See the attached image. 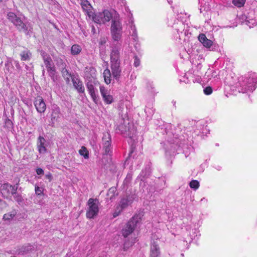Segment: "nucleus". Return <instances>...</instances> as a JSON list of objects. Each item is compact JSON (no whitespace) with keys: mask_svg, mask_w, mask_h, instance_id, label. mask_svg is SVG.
Segmentation results:
<instances>
[{"mask_svg":"<svg viewBox=\"0 0 257 257\" xmlns=\"http://www.w3.org/2000/svg\"><path fill=\"white\" fill-rule=\"evenodd\" d=\"M36 172L38 175H42L44 173L43 170L40 168L37 169Z\"/></svg>","mask_w":257,"mask_h":257,"instance_id":"obj_37","label":"nucleus"},{"mask_svg":"<svg viewBox=\"0 0 257 257\" xmlns=\"http://www.w3.org/2000/svg\"><path fill=\"white\" fill-rule=\"evenodd\" d=\"M1 192L4 196H7L10 194V189H6V190H4L3 185L2 186Z\"/></svg>","mask_w":257,"mask_h":257,"instance_id":"obj_34","label":"nucleus"},{"mask_svg":"<svg viewBox=\"0 0 257 257\" xmlns=\"http://www.w3.org/2000/svg\"><path fill=\"white\" fill-rule=\"evenodd\" d=\"M245 2V0H232L233 4L238 8L243 7Z\"/></svg>","mask_w":257,"mask_h":257,"instance_id":"obj_25","label":"nucleus"},{"mask_svg":"<svg viewBox=\"0 0 257 257\" xmlns=\"http://www.w3.org/2000/svg\"><path fill=\"white\" fill-rule=\"evenodd\" d=\"M81 47L80 46L75 44L72 46L71 49V52L73 55H76L79 54L81 51Z\"/></svg>","mask_w":257,"mask_h":257,"instance_id":"obj_21","label":"nucleus"},{"mask_svg":"<svg viewBox=\"0 0 257 257\" xmlns=\"http://www.w3.org/2000/svg\"><path fill=\"white\" fill-rule=\"evenodd\" d=\"M46 140L42 136H39L38 139L37 148L40 154H44L47 152L45 147Z\"/></svg>","mask_w":257,"mask_h":257,"instance_id":"obj_11","label":"nucleus"},{"mask_svg":"<svg viewBox=\"0 0 257 257\" xmlns=\"http://www.w3.org/2000/svg\"><path fill=\"white\" fill-rule=\"evenodd\" d=\"M198 39L199 41L202 44L203 46L206 48H209L213 44V42L211 40L207 39L204 34L202 33L199 34Z\"/></svg>","mask_w":257,"mask_h":257,"instance_id":"obj_12","label":"nucleus"},{"mask_svg":"<svg viewBox=\"0 0 257 257\" xmlns=\"http://www.w3.org/2000/svg\"><path fill=\"white\" fill-rule=\"evenodd\" d=\"M15 216V214L12 213H6L3 216V219L5 220H10L13 219Z\"/></svg>","mask_w":257,"mask_h":257,"instance_id":"obj_27","label":"nucleus"},{"mask_svg":"<svg viewBox=\"0 0 257 257\" xmlns=\"http://www.w3.org/2000/svg\"><path fill=\"white\" fill-rule=\"evenodd\" d=\"M203 91L206 95H210L212 93L213 90L211 87L207 86L204 88Z\"/></svg>","mask_w":257,"mask_h":257,"instance_id":"obj_32","label":"nucleus"},{"mask_svg":"<svg viewBox=\"0 0 257 257\" xmlns=\"http://www.w3.org/2000/svg\"><path fill=\"white\" fill-rule=\"evenodd\" d=\"M116 188L115 187H111L110 188H109L107 192V195L108 196H110L109 199L110 200H112L114 196L116 195Z\"/></svg>","mask_w":257,"mask_h":257,"instance_id":"obj_23","label":"nucleus"},{"mask_svg":"<svg viewBox=\"0 0 257 257\" xmlns=\"http://www.w3.org/2000/svg\"><path fill=\"white\" fill-rule=\"evenodd\" d=\"M19 183L17 184V186H13L9 183H5L3 184V190H5L6 189H10V193L14 195L17 194V190L18 189V185Z\"/></svg>","mask_w":257,"mask_h":257,"instance_id":"obj_19","label":"nucleus"},{"mask_svg":"<svg viewBox=\"0 0 257 257\" xmlns=\"http://www.w3.org/2000/svg\"><path fill=\"white\" fill-rule=\"evenodd\" d=\"M3 1V0H0V2H2Z\"/></svg>","mask_w":257,"mask_h":257,"instance_id":"obj_45","label":"nucleus"},{"mask_svg":"<svg viewBox=\"0 0 257 257\" xmlns=\"http://www.w3.org/2000/svg\"><path fill=\"white\" fill-rule=\"evenodd\" d=\"M189 186L191 188L196 190L199 187V182L197 180H193L190 182Z\"/></svg>","mask_w":257,"mask_h":257,"instance_id":"obj_24","label":"nucleus"},{"mask_svg":"<svg viewBox=\"0 0 257 257\" xmlns=\"http://www.w3.org/2000/svg\"><path fill=\"white\" fill-rule=\"evenodd\" d=\"M35 190L36 194L38 196L41 195L43 194V190L42 189L38 186H35Z\"/></svg>","mask_w":257,"mask_h":257,"instance_id":"obj_31","label":"nucleus"},{"mask_svg":"<svg viewBox=\"0 0 257 257\" xmlns=\"http://www.w3.org/2000/svg\"><path fill=\"white\" fill-rule=\"evenodd\" d=\"M57 65L58 67L60 68L61 70L65 68L66 66L65 63L61 59L57 60Z\"/></svg>","mask_w":257,"mask_h":257,"instance_id":"obj_28","label":"nucleus"},{"mask_svg":"<svg viewBox=\"0 0 257 257\" xmlns=\"http://www.w3.org/2000/svg\"><path fill=\"white\" fill-rule=\"evenodd\" d=\"M45 177L47 179H48L49 180V181H51L53 179L52 174L50 173L46 174Z\"/></svg>","mask_w":257,"mask_h":257,"instance_id":"obj_38","label":"nucleus"},{"mask_svg":"<svg viewBox=\"0 0 257 257\" xmlns=\"http://www.w3.org/2000/svg\"><path fill=\"white\" fill-rule=\"evenodd\" d=\"M8 20L14 24L19 18L15 13L13 12H9L7 14Z\"/></svg>","mask_w":257,"mask_h":257,"instance_id":"obj_22","label":"nucleus"},{"mask_svg":"<svg viewBox=\"0 0 257 257\" xmlns=\"http://www.w3.org/2000/svg\"><path fill=\"white\" fill-rule=\"evenodd\" d=\"M40 53L49 75L54 80V77L56 74V69L51 57L47 53L43 50H41Z\"/></svg>","mask_w":257,"mask_h":257,"instance_id":"obj_2","label":"nucleus"},{"mask_svg":"<svg viewBox=\"0 0 257 257\" xmlns=\"http://www.w3.org/2000/svg\"><path fill=\"white\" fill-rule=\"evenodd\" d=\"M127 242H125L124 244V246H126L127 245Z\"/></svg>","mask_w":257,"mask_h":257,"instance_id":"obj_43","label":"nucleus"},{"mask_svg":"<svg viewBox=\"0 0 257 257\" xmlns=\"http://www.w3.org/2000/svg\"><path fill=\"white\" fill-rule=\"evenodd\" d=\"M14 197L15 201H17L19 204L21 203L23 201V198L22 195L19 194H16L14 195Z\"/></svg>","mask_w":257,"mask_h":257,"instance_id":"obj_29","label":"nucleus"},{"mask_svg":"<svg viewBox=\"0 0 257 257\" xmlns=\"http://www.w3.org/2000/svg\"><path fill=\"white\" fill-rule=\"evenodd\" d=\"M103 149L105 151V154H108L111 151V146L103 147Z\"/></svg>","mask_w":257,"mask_h":257,"instance_id":"obj_36","label":"nucleus"},{"mask_svg":"<svg viewBox=\"0 0 257 257\" xmlns=\"http://www.w3.org/2000/svg\"><path fill=\"white\" fill-rule=\"evenodd\" d=\"M122 26L118 20H113L110 27V33L113 41L118 42L121 40L122 35Z\"/></svg>","mask_w":257,"mask_h":257,"instance_id":"obj_5","label":"nucleus"},{"mask_svg":"<svg viewBox=\"0 0 257 257\" xmlns=\"http://www.w3.org/2000/svg\"><path fill=\"white\" fill-rule=\"evenodd\" d=\"M112 73H111L109 69L106 68L104 70L103 72V76L104 78V82L106 84H110L112 80Z\"/></svg>","mask_w":257,"mask_h":257,"instance_id":"obj_17","label":"nucleus"},{"mask_svg":"<svg viewBox=\"0 0 257 257\" xmlns=\"http://www.w3.org/2000/svg\"><path fill=\"white\" fill-rule=\"evenodd\" d=\"M34 105L37 111L39 113H43L46 109V105L41 96H37L34 101Z\"/></svg>","mask_w":257,"mask_h":257,"instance_id":"obj_8","label":"nucleus"},{"mask_svg":"<svg viewBox=\"0 0 257 257\" xmlns=\"http://www.w3.org/2000/svg\"><path fill=\"white\" fill-rule=\"evenodd\" d=\"M91 29H92V32H93V33H95V28H94V27L93 26H92Z\"/></svg>","mask_w":257,"mask_h":257,"instance_id":"obj_41","label":"nucleus"},{"mask_svg":"<svg viewBox=\"0 0 257 257\" xmlns=\"http://www.w3.org/2000/svg\"><path fill=\"white\" fill-rule=\"evenodd\" d=\"M120 43L114 45L110 53V68L112 76L116 81H119L121 76V69L120 68Z\"/></svg>","mask_w":257,"mask_h":257,"instance_id":"obj_1","label":"nucleus"},{"mask_svg":"<svg viewBox=\"0 0 257 257\" xmlns=\"http://www.w3.org/2000/svg\"><path fill=\"white\" fill-rule=\"evenodd\" d=\"M245 79H246V81L245 80L244 81L246 82V84L247 85H249L250 84L252 85L253 84L255 83V82L253 80V76H249V78H245Z\"/></svg>","mask_w":257,"mask_h":257,"instance_id":"obj_30","label":"nucleus"},{"mask_svg":"<svg viewBox=\"0 0 257 257\" xmlns=\"http://www.w3.org/2000/svg\"><path fill=\"white\" fill-rule=\"evenodd\" d=\"M112 18L111 14L107 10H104L102 13L95 14L92 12L91 18L92 21L99 24H105L109 22Z\"/></svg>","mask_w":257,"mask_h":257,"instance_id":"obj_6","label":"nucleus"},{"mask_svg":"<svg viewBox=\"0 0 257 257\" xmlns=\"http://www.w3.org/2000/svg\"><path fill=\"white\" fill-rule=\"evenodd\" d=\"M79 153L81 155L83 156L86 159L88 158V152L85 147H82L81 149L79 150Z\"/></svg>","mask_w":257,"mask_h":257,"instance_id":"obj_26","label":"nucleus"},{"mask_svg":"<svg viewBox=\"0 0 257 257\" xmlns=\"http://www.w3.org/2000/svg\"><path fill=\"white\" fill-rule=\"evenodd\" d=\"M140 220L139 216L136 215L127 222L121 230L122 235L124 237H128L134 232Z\"/></svg>","mask_w":257,"mask_h":257,"instance_id":"obj_4","label":"nucleus"},{"mask_svg":"<svg viewBox=\"0 0 257 257\" xmlns=\"http://www.w3.org/2000/svg\"><path fill=\"white\" fill-rule=\"evenodd\" d=\"M56 116L54 115V113H52V117H51L52 120L56 119Z\"/></svg>","mask_w":257,"mask_h":257,"instance_id":"obj_40","label":"nucleus"},{"mask_svg":"<svg viewBox=\"0 0 257 257\" xmlns=\"http://www.w3.org/2000/svg\"><path fill=\"white\" fill-rule=\"evenodd\" d=\"M86 86L93 101L96 103L97 99L93 85L91 83L88 82L87 83Z\"/></svg>","mask_w":257,"mask_h":257,"instance_id":"obj_16","label":"nucleus"},{"mask_svg":"<svg viewBox=\"0 0 257 257\" xmlns=\"http://www.w3.org/2000/svg\"><path fill=\"white\" fill-rule=\"evenodd\" d=\"M61 72L63 77L72 75L71 73H69L68 71L66 69V67L61 70Z\"/></svg>","mask_w":257,"mask_h":257,"instance_id":"obj_33","label":"nucleus"},{"mask_svg":"<svg viewBox=\"0 0 257 257\" xmlns=\"http://www.w3.org/2000/svg\"><path fill=\"white\" fill-rule=\"evenodd\" d=\"M72 81L73 82V84L75 88L79 92V93H84L85 91V88L84 86L83 85L82 82L79 79H74L72 78Z\"/></svg>","mask_w":257,"mask_h":257,"instance_id":"obj_13","label":"nucleus"},{"mask_svg":"<svg viewBox=\"0 0 257 257\" xmlns=\"http://www.w3.org/2000/svg\"><path fill=\"white\" fill-rule=\"evenodd\" d=\"M133 202V199L130 196L121 199L119 206L121 208V210L126 208L130 204Z\"/></svg>","mask_w":257,"mask_h":257,"instance_id":"obj_14","label":"nucleus"},{"mask_svg":"<svg viewBox=\"0 0 257 257\" xmlns=\"http://www.w3.org/2000/svg\"><path fill=\"white\" fill-rule=\"evenodd\" d=\"M136 238H135V240H136ZM135 242V240H134V242H132V243H131L130 245H131V246H132V245H133Z\"/></svg>","mask_w":257,"mask_h":257,"instance_id":"obj_42","label":"nucleus"},{"mask_svg":"<svg viewBox=\"0 0 257 257\" xmlns=\"http://www.w3.org/2000/svg\"><path fill=\"white\" fill-rule=\"evenodd\" d=\"M13 24L20 32H26L28 30L26 25L23 23L20 18H18Z\"/></svg>","mask_w":257,"mask_h":257,"instance_id":"obj_15","label":"nucleus"},{"mask_svg":"<svg viewBox=\"0 0 257 257\" xmlns=\"http://www.w3.org/2000/svg\"><path fill=\"white\" fill-rule=\"evenodd\" d=\"M134 58H135L134 65H135V67H138L140 64V59H139V58L137 56H135L134 57Z\"/></svg>","mask_w":257,"mask_h":257,"instance_id":"obj_35","label":"nucleus"},{"mask_svg":"<svg viewBox=\"0 0 257 257\" xmlns=\"http://www.w3.org/2000/svg\"><path fill=\"white\" fill-rule=\"evenodd\" d=\"M111 139L110 135L108 133L106 132L103 133L102 137V145L103 147L111 146Z\"/></svg>","mask_w":257,"mask_h":257,"instance_id":"obj_18","label":"nucleus"},{"mask_svg":"<svg viewBox=\"0 0 257 257\" xmlns=\"http://www.w3.org/2000/svg\"><path fill=\"white\" fill-rule=\"evenodd\" d=\"M31 55L32 54L30 50L23 51L20 54L21 60L22 61H29L31 59Z\"/></svg>","mask_w":257,"mask_h":257,"instance_id":"obj_20","label":"nucleus"},{"mask_svg":"<svg viewBox=\"0 0 257 257\" xmlns=\"http://www.w3.org/2000/svg\"><path fill=\"white\" fill-rule=\"evenodd\" d=\"M88 208L86 216L87 218L92 219L98 215L99 212V201L97 199L89 198L87 202Z\"/></svg>","mask_w":257,"mask_h":257,"instance_id":"obj_3","label":"nucleus"},{"mask_svg":"<svg viewBox=\"0 0 257 257\" xmlns=\"http://www.w3.org/2000/svg\"><path fill=\"white\" fill-rule=\"evenodd\" d=\"M70 78H72V75L64 77V78L65 79L67 84H69L70 83Z\"/></svg>","mask_w":257,"mask_h":257,"instance_id":"obj_39","label":"nucleus"},{"mask_svg":"<svg viewBox=\"0 0 257 257\" xmlns=\"http://www.w3.org/2000/svg\"><path fill=\"white\" fill-rule=\"evenodd\" d=\"M150 257H160V247L156 241H154L151 244Z\"/></svg>","mask_w":257,"mask_h":257,"instance_id":"obj_10","label":"nucleus"},{"mask_svg":"<svg viewBox=\"0 0 257 257\" xmlns=\"http://www.w3.org/2000/svg\"><path fill=\"white\" fill-rule=\"evenodd\" d=\"M117 215H118V214H114V215H113V216H114V217H116Z\"/></svg>","mask_w":257,"mask_h":257,"instance_id":"obj_44","label":"nucleus"},{"mask_svg":"<svg viewBox=\"0 0 257 257\" xmlns=\"http://www.w3.org/2000/svg\"><path fill=\"white\" fill-rule=\"evenodd\" d=\"M80 4L83 11L85 12L89 18H90L93 12L92 6L88 0H80Z\"/></svg>","mask_w":257,"mask_h":257,"instance_id":"obj_9","label":"nucleus"},{"mask_svg":"<svg viewBox=\"0 0 257 257\" xmlns=\"http://www.w3.org/2000/svg\"><path fill=\"white\" fill-rule=\"evenodd\" d=\"M100 94L103 98L105 103L110 104L113 102V97L110 95L108 91L103 86H100L99 87Z\"/></svg>","mask_w":257,"mask_h":257,"instance_id":"obj_7","label":"nucleus"}]
</instances>
